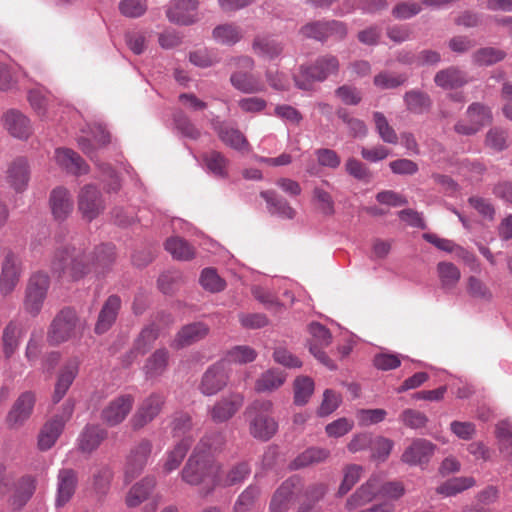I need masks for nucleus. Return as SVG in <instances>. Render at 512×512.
I'll return each instance as SVG.
<instances>
[{"mask_svg": "<svg viewBox=\"0 0 512 512\" xmlns=\"http://www.w3.org/2000/svg\"><path fill=\"white\" fill-rule=\"evenodd\" d=\"M54 159L61 168L74 175H82L88 172V165L76 152L71 149H56Z\"/></svg>", "mask_w": 512, "mask_h": 512, "instance_id": "nucleus-23", "label": "nucleus"}, {"mask_svg": "<svg viewBox=\"0 0 512 512\" xmlns=\"http://www.w3.org/2000/svg\"><path fill=\"white\" fill-rule=\"evenodd\" d=\"M272 407L269 400H257L250 405V433L254 438L267 441L276 433L278 424L270 416Z\"/></svg>", "mask_w": 512, "mask_h": 512, "instance_id": "nucleus-4", "label": "nucleus"}, {"mask_svg": "<svg viewBox=\"0 0 512 512\" xmlns=\"http://www.w3.org/2000/svg\"><path fill=\"white\" fill-rule=\"evenodd\" d=\"M106 436V430L99 425H87L79 436V449L91 453L99 447Z\"/></svg>", "mask_w": 512, "mask_h": 512, "instance_id": "nucleus-32", "label": "nucleus"}, {"mask_svg": "<svg viewBox=\"0 0 512 512\" xmlns=\"http://www.w3.org/2000/svg\"><path fill=\"white\" fill-rule=\"evenodd\" d=\"M346 172L358 181L369 183L372 178L370 170L359 160L348 158L345 164Z\"/></svg>", "mask_w": 512, "mask_h": 512, "instance_id": "nucleus-61", "label": "nucleus"}, {"mask_svg": "<svg viewBox=\"0 0 512 512\" xmlns=\"http://www.w3.org/2000/svg\"><path fill=\"white\" fill-rule=\"evenodd\" d=\"M202 164L206 171L219 179L229 176V160L218 151H209L202 155Z\"/></svg>", "mask_w": 512, "mask_h": 512, "instance_id": "nucleus-28", "label": "nucleus"}, {"mask_svg": "<svg viewBox=\"0 0 512 512\" xmlns=\"http://www.w3.org/2000/svg\"><path fill=\"white\" fill-rule=\"evenodd\" d=\"M2 122L7 132L18 139H27L32 134L30 119L17 109H9L2 116Z\"/></svg>", "mask_w": 512, "mask_h": 512, "instance_id": "nucleus-14", "label": "nucleus"}, {"mask_svg": "<svg viewBox=\"0 0 512 512\" xmlns=\"http://www.w3.org/2000/svg\"><path fill=\"white\" fill-rule=\"evenodd\" d=\"M20 268L17 257L9 252L4 259L0 276V292L3 295L11 293L19 281Z\"/></svg>", "mask_w": 512, "mask_h": 512, "instance_id": "nucleus-22", "label": "nucleus"}, {"mask_svg": "<svg viewBox=\"0 0 512 512\" xmlns=\"http://www.w3.org/2000/svg\"><path fill=\"white\" fill-rule=\"evenodd\" d=\"M218 136L221 141L236 150H243L248 147V141L238 130L228 125H221L218 128Z\"/></svg>", "mask_w": 512, "mask_h": 512, "instance_id": "nucleus-41", "label": "nucleus"}, {"mask_svg": "<svg viewBox=\"0 0 512 512\" xmlns=\"http://www.w3.org/2000/svg\"><path fill=\"white\" fill-rule=\"evenodd\" d=\"M109 141V133L106 132L101 125H97L93 129H91V131L86 136L80 137L78 140V144L82 151L94 161L92 142H95L97 145L102 146L107 144ZM95 163L97 164L103 176H106L109 180V182L107 183L108 191H118L121 186L120 181L117 175L114 173L111 166L105 163H98L97 160H95Z\"/></svg>", "mask_w": 512, "mask_h": 512, "instance_id": "nucleus-5", "label": "nucleus"}, {"mask_svg": "<svg viewBox=\"0 0 512 512\" xmlns=\"http://www.w3.org/2000/svg\"><path fill=\"white\" fill-rule=\"evenodd\" d=\"M212 36L216 42L231 46L240 41L242 31L238 26L226 23L216 26L213 29Z\"/></svg>", "mask_w": 512, "mask_h": 512, "instance_id": "nucleus-40", "label": "nucleus"}, {"mask_svg": "<svg viewBox=\"0 0 512 512\" xmlns=\"http://www.w3.org/2000/svg\"><path fill=\"white\" fill-rule=\"evenodd\" d=\"M168 363V351L165 348L156 350L146 361L145 374L148 377L161 375Z\"/></svg>", "mask_w": 512, "mask_h": 512, "instance_id": "nucleus-46", "label": "nucleus"}, {"mask_svg": "<svg viewBox=\"0 0 512 512\" xmlns=\"http://www.w3.org/2000/svg\"><path fill=\"white\" fill-rule=\"evenodd\" d=\"M229 375L223 362L216 363L204 373L199 389L207 396L215 395L228 383Z\"/></svg>", "mask_w": 512, "mask_h": 512, "instance_id": "nucleus-11", "label": "nucleus"}, {"mask_svg": "<svg viewBox=\"0 0 512 512\" xmlns=\"http://www.w3.org/2000/svg\"><path fill=\"white\" fill-rule=\"evenodd\" d=\"M190 0H171L170 7L167 10V17L171 22L177 24L190 23Z\"/></svg>", "mask_w": 512, "mask_h": 512, "instance_id": "nucleus-44", "label": "nucleus"}, {"mask_svg": "<svg viewBox=\"0 0 512 512\" xmlns=\"http://www.w3.org/2000/svg\"><path fill=\"white\" fill-rule=\"evenodd\" d=\"M376 130L380 138L390 144L397 143L398 137L395 130L389 125L386 117L381 112H374L373 114Z\"/></svg>", "mask_w": 512, "mask_h": 512, "instance_id": "nucleus-53", "label": "nucleus"}, {"mask_svg": "<svg viewBox=\"0 0 512 512\" xmlns=\"http://www.w3.org/2000/svg\"><path fill=\"white\" fill-rule=\"evenodd\" d=\"M259 494L260 490L258 487H247L238 497L233 512H248L252 508Z\"/></svg>", "mask_w": 512, "mask_h": 512, "instance_id": "nucleus-63", "label": "nucleus"}, {"mask_svg": "<svg viewBox=\"0 0 512 512\" xmlns=\"http://www.w3.org/2000/svg\"><path fill=\"white\" fill-rule=\"evenodd\" d=\"M493 120L489 107L475 102L468 106L465 116L459 119L453 129L462 136H472L489 125Z\"/></svg>", "mask_w": 512, "mask_h": 512, "instance_id": "nucleus-6", "label": "nucleus"}, {"mask_svg": "<svg viewBox=\"0 0 512 512\" xmlns=\"http://www.w3.org/2000/svg\"><path fill=\"white\" fill-rule=\"evenodd\" d=\"M232 69L230 75L231 85L245 94H255L265 91V85L259 77L251 73L255 66L254 60L249 56H237L228 60Z\"/></svg>", "mask_w": 512, "mask_h": 512, "instance_id": "nucleus-3", "label": "nucleus"}, {"mask_svg": "<svg viewBox=\"0 0 512 512\" xmlns=\"http://www.w3.org/2000/svg\"><path fill=\"white\" fill-rule=\"evenodd\" d=\"M403 99L407 109L415 114H422L428 111L432 104L427 93L415 89L406 92Z\"/></svg>", "mask_w": 512, "mask_h": 512, "instance_id": "nucleus-39", "label": "nucleus"}, {"mask_svg": "<svg viewBox=\"0 0 512 512\" xmlns=\"http://www.w3.org/2000/svg\"><path fill=\"white\" fill-rule=\"evenodd\" d=\"M163 405V398L160 395L152 394L147 397L133 416V425L142 427L152 421L160 412Z\"/></svg>", "mask_w": 512, "mask_h": 512, "instance_id": "nucleus-24", "label": "nucleus"}, {"mask_svg": "<svg viewBox=\"0 0 512 512\" xmlns=\"http://www.w3.org/2000/svg\"><path fill=\"white\" fill-rule=\"evenodd\" d=\"M434 82L443 89H454L465 85L468 80L463 71L451 66L438 71L434 76Z\"/></svg>", "mask_w": 512, "mask_h": 512, "instance_id": "nucleus-33", "label": "nucleus"}, {"mask_svg": "<svg viewBox=\"0 0 512 512\" xmlns=\"http://www.w3.org/2000/svg\"><path fill=\"white\" fill-rule=\"evenodd\" d=\"M190 447L189 440L181 441L169 452L164 469L167 473L175 470L181 464Z\"/></svg>", "mask_w": 512, "mask_h": 512, "instance_id": "nucleus-57", "label": "nucleus"}, {"mask_svg": "<svg viewBox=\"0 0 512 512\" xmlns=\"http://www.w3.org/2000/svg\"><path fill=\"white\" fill-rule=\"evenodd\" d=\"M165 249L176 260H189L192 257L189 243L178 236L167 239Z\"/></svg>", "mask_w": 512, "mask_h": 512, "instance_id": "nucleus-50", "label": "nucleus"}, {"mask_svg": "<svg viewBox=\"0 0 512 512\" xmlns=\"http://www.w3.org/2000/svg\"><path fill=\"white\" fill-rule=\"evenodd\" d=\"M338 70L339 61L333 55L321 56L311 65L301 67L302 76L309 82H322L329 76L335 75Z\"/></svg>", "mask_w": 512, "mask_h": 512, "instance_id": "nucleus-9", "label": "nucleus"}, {"mask_svg": "<svg viewBox=\"0 0 512 512\" xmlns=\"http://www.w3.org/2000/svg\"><path fill=\"white\" fill-rule=\"evenodd\" d=\"M78 209L82 216L89 221L95 219L104 210L101 193L97 187L89 184L80 190Z\"/></svg>", "mask_w": 512, "mask_h": 512, "instance_id": "nucleus-10", "label": "nucleus"}, {"mask_svg": "<svg viewBox=\"0 0 512 512\" xmlns=\"http://www.w3.org/2000/svg\"><path fill=\"white\" fill-rule=\"evenodd\" d=\"M221 445L222 437L220 435L207 437L199 443V454L205 453L206 449L209 451V457L205 458L202 463L199 459L196 461L194 470V485H200L199 491L203 494L211 492L218 483L219 467L213 463L210 455L218 451Z\"/></svg>", "mask_w": 512, "mask_h": 512, "instance_id": "nucleus-2", "label": "nucleus"}, {"mask_svg": "<svg viewBox=\"0 0 512 512\" xmlns=\"http://www.w3.org/2000/svg\"><path fill=\"white\" fill-rule=\"evenodd\" d=\"M200 284L205 289L212 293H217L224 290L226 283L220 278L216 271L212 268H206L202 271L200 276Z\"/></svg>", "mask_w": 512, "mask_h": 512, "instance_id": "nucleus-52", "label": "nucleus"}, {"mask_svg": "<svg viewBox=\"0 0 512 512\" xmlns=\"http://www.w3.org/2000/svg\"><path fill=\"white\" fill-rule=\"evenodd\" d=\"M49 286L50 278L47 273L38 271L31 275L26 287L24 299V309L27 313L32 316H36L40 313Z\"/></svg>", "mask_w": 512, "mask_h": 512, "instance_id": "nucleus-8", "label": "nucleus"}, {"mask_svg": "<svg viewBox=\"0 0 512 512\" xmlns=\"http://www.w3.org/2000/svg\"><path fill=\"white\" fill-rule=\"evenodd\" d=\"M260 196L266 201L268 212L285 219H293L296 211L289 205L286 199L279 196L273 190L262 191Z\"/></svg>", "mask_w": 512, "mask_h": 512, "instance_id": "nucleus-30", "label": "nucleus"}, {"mask_svg": "<svg viewBox=\"0 0 512 512\" xmlns=\"http://www.w3.org/2000/svg\"><path fill=\"white\" fill-rule=\"evenodd\" d=\"M354 427V421L346 417L338 418L325 426L329 437L339 438L348 434Z\"/></svg>", "mask_w": 512, "mask_h": 512, "instance_id": "nucleus-62", "label": "nucleus"}, {"mask_svg": "<svg viewBox=\"0 0 512 512\" xmlns=\"http://www.w3.org/2000/svg\"><path fill=\"white\" fill-rule=\"evenodd\" d=\"M252 49L260 57L273 60L283 51V44L270 37H257L252 43Z\"/></svg>", "mask_w": 512, "mask_h": 512, "instance_id": "nucleus-37", "label": "nucleus"}, {"mask_svg": "<svg viewBox=\"0 0 512 512\" xmlns=\"http://www.w3.org/2000/svg\"><path fill=\"white\" fill-rule=\"evenodd\" d=\"M114 257V246L103 244L96 248L93 262L90 265L80 249L65 246L56 251L51 268L59 277L77 281L86 275L92 267L96 273H104L113 263Z\"/></svg>", "mask_w": 512, "mask_h": 512, "instance_id": "nucleus-1", "label": "nucleus"}, {"mask_svg": "<svg viewBox=\"0 0 512 512\" xmlns=\"http://www.w3.org/2000/svg\"><path fill=\"white\" fill-rule=\"evenodd\" d=\"M341 395L334 390L326 389L323 393V400L318 408V415L321 417L328 416L333 413L341 404Z\"/></svg>", "mask_w": 512, "mask_h": 512, "instance_id": "nucleus-59", "label": "nucleus"}, {"mask_svg": "<svg viewBox=\"0 0 512 512\" xmlns=\"http://www.w3.org/2000/svg\"><path fill=\"white\" fill-rule=\"evenodd\" d=\"M380 494V478L373 476L363 483L347 499L345 508L349 511L358 509L372 502Z\"/></svg>", "mask_w": 512, "mask_h": 512, "instance_id": "nucleus-15", "label": "nucleus"}, {"mask_svg": "<svg viewBox=\"0 0 512 512\" xmlns=\"http://www.w3.org/2000/svg\"><path fill=\"white\" fill-rule=\"evenodd\" d=\"M134 399L131 395H121L112 400L102 411V419L109 426L121 423L130 413Z\"/></svg>", "mask_w": 512, "mask_h": 512, "instance_id": "nucleus-17", "label": "nucleus"}, {"mask_svg": "<svg viewBox=\"0 0 512 512\" xmlns=\"http://www.w3.org/2000/svg\"><path fill=\"white\" fill-rule=\"evenodd\" d=\"M78 370L79 360L77 358H73L65 364L62 371L59 374L55 386V391L53 395V401L55 403H58L64 397L69 387L73 383L76 375L78 374Z\"/></svg>", "mask_w": 512, "mask_h": 512, "instance_id": "nucleus-27", "label": "nucleus"}, {"mask_svg": "<svg viewBox=\"0 0 512 512\" xmlns=\"http://www.w3.org/2000/svg\"><path fill=\"white\" fill-rule=\"evenodd\" d=\"M36 489V480L32 476L23 477L10 499V505L14 510L23 508L30 500Z\"/></svg>", "mask_w": 512, "mask_h": 512, "instance_id": "nucleus-36", "label": "nucleus"}, {"mask_svg": "<svg viewBox=\"0 0 512 512\" xmlns=\"http://www.w3.org/2000/svg\"><path fill=\"white\" fill-rule=\"evenodd\" d=\"M474 483L475 481L471 477H456L438 486L436 491L438 494L450 497L472 487Z\"/></svg>", "mask_w": 512, "mask_h": 512, "instance_id": "nucleus-47", "label": "nucleus"}, {"mask_svg": "<svg viewBox=\"0 0 512 512\" xmlns=\"http://www.w3.org/2000/svg\"><path fill=\"white\" fill-rule=\"evenodd\" d=\"M227 357L231 362L246 364L256 359L257 352L249 346L239 345L229 350Z\"/></svg>", "mask_w": 512, "mask_h": 512, "instance_id": "nucleus-64", "label": "nucleus"}, {"mask_svg": "<svg viewBox=\"0 0 512 512\" xmlns=\"http://www.w3.org/2000/svg\"><path fill=\"white\" fill-rule=\"evenodd\" d=\"M30 179L28 163L23 158L13 161L6 171V182L17 193L26 190Z\"/></svg>", "mask_w": 512, "mask_h": 512, "instance_id": "nucleus-20", "label": "nucleus"}, {"mask_svg": "<svg viewBox=\"0 0 512 512\" xmlns=\"http://www.w3.org/2000/svg\"><path fill=\"white\" fill-rule=\"evenodd\" d=\"M78 479L74 470L63 468L57 475L56 506L61 507L70 501L75 493Z\"/></svg>", "mask_w": 512, "mask_h": 512, "instance_id": "nucleus-19", "label": "nucleus"}, {"mask_svg": "<svg viewBox=\"0 0 512 512\" xmlns=\"http://www.w3.org/2000/svg\"><path fill=\"white\" fill-rule=\"evenodd\" d=\"M286 380V375L277 370L269 369L262 373L255 382V390L260 393L272 392L281 387Z\"/></svg>", "mask_w": 512, "mask_h": 512, "instance_id": "nucleus-38", "label": "nucleus"}, {"mask_svg": "<svg viewBox=\"0 0 512 512\" xmlns=\"http://www.w3.org/2000/svg\"><path fill=\"white\" fill-rule=\"evenodd\" d=\"M78 317L75 310L64 308L52 320L47 333V340L52 345L64 343L75 336Z\"/></svg>", "mask_w": 512, "mask_h": 512, "instance_id": "nucleus-7", "label": "nucleus"}, {"mask_svg": "<svg viewBox=\"0 0 512 512\" xmlns=\"http://www.w3.org/2000/svg\"><path fill=\"white\" fill-rule=\"evenodd\" d=\"M120 305L121 300L116 295H112L107 299L95 325V332L97 334L105 333L112 326L116 320Z\"/></svg>", "mask_w": 512, "mask_h": 512, "instance_id": "nucleus-31", "label": "nucleus"}, {"mask_svg": "<svg viewBox=\"0 0 512 512\" xmlns=\"http://www.w3.org/2000/svg\"><path fill=\"white\" fill-rule=\"evenodd\" d=\"M35 404V395L32 392L22 393L7 415V423L12 428L22 426L31 416Z\"/></svg>", "mask_w": 512, "mask_h": 512, "instance_id": "nucleus-16", "label": "nucleus"}, {"mask_svg": "<svg viewBox=\"0 0 512 512\" xmlns=\"http://www.w3.org/2000/svg\"><path fill=\"white\" fill-rule=\"evenodd\" d=\"M496 436L500 450L512 460V425L507 421L500 422L496 427Z\"/></svg>", "mask_w": 512, "mask_h": 512, "instance_id": "nucleus-55", "label": "nucleus"}, {"mask_svg": "<svg viewBox=\"0 0 512 512\" xmlns=\"http://www.w3.org/2000/svg\"><path fill=\"white\" fill-rule=\"evenodd\" d=\"M159 331L155 325L145 327L135 341L134 349L139 354H144L158 338Z\"/></svg>", "mask_w": 512, "mask_h": 512, "instance_id": "nucleus-56", "label": "nucleus"}, {"mask_svg": "<svg viewBox=\"0 0 512 512\" xmlns=\"http://www.w3.org/2000/svg\"><path fill=\"white\" fill-rule=\"evenodd\" d=\"M506 56L503 50L494 47H484L478 49L472 55V60L479 66H490L502 61Z\"/></svg>", "mask_w": 512, "mask_h": 512, "instance_id": "nucleus-49", "label": "nucleus"}, {"mask_svg": "<svg viewBox=\"0 0 512 512\" xmlns=\"http://www.w3.org/2000/svg\"><path fill=\"white\" fill-rule=\"evenodd\" d=\"M343 480L338 489V495L344 496L360 480L362 467L356 464L348 465L343 471Z\"/></svg>", "mask_w": 512, "mask_h": 512, "instance_id": "nucleus-51", "label": "nucleus"}, {"mask_svg": "<svg viewBox=\"0 0 512 512\" xmlns=\"http://www.w3.org/2000/svg\"><path fill=\"white\" fill-rule=\"evenodd\" d=\"M113 477V472L111 468L107 465L98 466L93 472V486L94 489L101 494L106 493L111 479Z\"/></svg>", "mask_w": 512, "mask_h": 512, "instance_id": "nucleus-60", "label": "nucleus"}, {"mask_svg": "<svg viewBox=\"0 0 512 512\" xmlns=\"http://www.w3.org/2000/svg\"><path fill=\"white\" fill-rule=\"evenodd\" d=\"M330 456L329 450L321 447H310L299 454L291 463L290 468L297 470L309 465L322 463Z\"/></svg>", "mask_w": 512, "mask_h": 512, "instance_id": "nucleus-34", "label": "nucleus"}, {"mask_svg": "<svg viewBox=\"0 0 512 512\" xmlns=\"http://www.w3.org/2000/svg\"><path fill=\"white\" fill-rule=\"evenodd\" d=\"M66 419L56 416L48 421L41 429L38 436V446L41 450L50 449L62 433Z\"/></svg>", "mask_w": 512, "mask_h": 512, "instance_id": "nucleus-29", "label": "nucleus"}, {"mask_svg": "<svg viewBox=\"0 0 512 512\" xmlns=\"http://www.w3.org/2000/svg\"><path fill=\"white\" fill-rule=\"evenodd\" d=\"M253 297L260 302L266 309L278 311L282 304L274 293L261 286H254L251 289Z\"/></svg>", "mask_w": 512, "mask_h": 512, "instance_id": "nucleus-54", "label": "nucleus"}, {"mask_svg": "<svg viewBox=\"0 0 512 512\" xmlns=\"http://www.w3.org/2000/svg\"><path fill=\"white\" fill-rule=\"evenodd\" d=\"M485 143L494 151H502L509 146L508 134L505 130L494 127L487 132Z\"/></svg>", "mask_w": 512, "mask_h": 512, "instance_id": "nucleus-58", "label": "nucleus"}, {"mask_svg": "<svg viewBox=\"0 0 512 512\" xmlns=\"http://www.w3.org/2000/svg\"><path fill=\"white\" fill-rule=\"evenodd\" d=\"M314 392V382L308 376H299L294 380V403L305 405Z\"/></svg>", "mask_w": 512, "mask_h": 512, "instance_id": "nucleus-48", "label": "nucleus"}, {"mask_svg": "<svg viewBox=\"0 0 512 512\" xmlns=\"http://www.w3.org/2000/svg\"><path fill=\"white\" fill-rule=\"evenodd\" d=\"M27 100L33 111L41 120L46 121L53 119L50 111V96L44 87L37 86L29 89Z\"/></svg>", "mask_w": 512, "mask_h": 512, "instance_id": "nucleus-25", "label": "nucleus"}, {"mask_svg": "<svg viewBox=\"0 0 512 512\" xmlns=\"http://www.w3.org/2000/svg\"><path fill=\"white\" fill-rule=\"evenodd\" d=\"M50 206L56 219H66L73 209V201L69 191L64 187L53 189L50 194Z\"/></svg>", "mask_w": 512, "mask_h": 512, "instance_id": "nucleus-26", "label": "nucleus"}, {"mask_svg": "<svg viewBox=\"0 0 512 512\" xmlns=\"http://www.w3.org/2000/svg\"><path fill=\"white\" fill-rule=\"evenodd\" d=\"M436 446L429 440L418 438L404 450L401 460L410 466H422L429 462Z\"/></svg>", "mask_w": 512, "mask_h": 512, "instance_id": "nucleus-12", "label": "nucleus"}, {"mask_svg": "<svg viewBox=\"0 0 512 512\" xmlns=\"http://www.w3.org/2000/svg\"><path fill=\"white\" fill-rule=\"evenodd\" d=\"M243 400V396L239 393H231L223 397L211 408V418L215 422L227 421L239 410Z\"/></svg>", "mask_w": 512, "mask_h": 512, "instance_id": "nucleus-21", "label": "nucleus"}, {"mask_svg": "<svg viewBox=\"0 0 512 512\" xmlns=\"http://www.w3.org/2000/svg\"><path fill=\"white\" fill-rule=\"evenodd\" d=\"M437 273L444 289L454 288L461 278L460 270L451 262H439Z\"/></svg>", "mask_w": 512, "mask_h": 512, "instance_id": "nucleus-43", "label": "nucleus"}, {"mask_svg": "<svg viewBox=\"0 0 512 512\" xmlns=\"http://www.w3.org/2000/svg\"><path fill=\"white\" fill-rule=\"evenodd\" d=\"M151 450L152 445L148 440H142L131 450L125 467L126 482L132 481L143 471Z\"/></svg>", "mask_w": 512, "mask_h": 512, "instance_id": "nucleus-13", "label": "nucleus"}, {"mask_svg": "<svg viewBox=\"0 0 512 512\" xmlns=\"http://www.w3.org/2000/svg\"><path fill=\"white\" fill-rule=\"evenodd\" d=\"M156 485L154 477H145L131 487L127 496L126 504L129 507H136L145 501Z\"/></svg>", "mask_w": 512, "mask_h": 512, "instance_id": "nucleus-35", "label": "nucleus"}, {"mask_svg": "<svg viewBox=\"0 0 512 512\" xmlns=\"http://www.w3.org/2000/svg\"><path fill=\"white\" fill-rule=\"evenodd\" d=\"M21 335L22 330L17 324L11 322L5 327L2 340L3 352L6 358L12 357L17 351Z\"/></svg>", "mask_w": 512, "mask_h": 512, "instance_id": "nucleus-42", "label": "nucleus"}, {"mask_svg": "<svg viewBox=\"0 0 512 512\" xmlns=\"http://www.w3.org/2000/svg\"><path fill=\"white\" fill-rule=\"evenodd\" d=\"M297 482L289 478L281 484L271 499L270 512H288L295 501Z\"/></svg>", "mask_w": 512, "mask_h": 512, "instance_id": "nucleus-18", "label": "nucleus"}, {"mask_svg": "<svg viewBox=\"0 0 512 512\" xmlns=\"http://www.w3.org/2000/svg\"><path fill=\"white\" fill-rule=\"evenodd\" d=\"M408 80V75L405 73H393L390 71H381L376 74L373 83L376 87L382 90L395 89L404 85Z\"/></svg>", "mask_w": 512, "mask_h": 512, "instance_id": "nucleus-45", "label": "nucleus"}]
</instances>
